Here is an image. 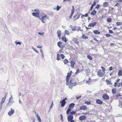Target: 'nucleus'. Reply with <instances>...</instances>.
<instances>
[{"label":"nucleus","instance_id":"obj_1","mask_svg":"<svg viewBox=\"0 0 122 122\" xmlns=\"http://www.w3.org/2000/svg\"><path fill=\"white\" fill-rule=\"evenodd\" d=\"M101 71V69H99L97 72V75L100 77L103 76L105 73V72H102Z\"/></svg>","mask_w":122,"mask_h":122},{"label":"nucleus","instance_id":"obj_2","mask_svg":"<svg viewBox=\"0 0 122 122\" xmlns=\"http://www.w3.org/2000/svg\"><path fill=\"white\" fill-rule=\"evenodd\" d=\"M48 18V17L46 15L44 16H43L42 19L40 18V19L42 21L43 23H44L45 22V20Z\"/></svg>","mask_w":122,"mask_h":122},{"label":"nucleus","instance_id":"obj_3","mask_svg":"<svg viewBox=\"0 0 122 122\" xmlns=\"http://www.w3.org/2000/svg\"><path fill=\"white\" fill-rule=\"evenodd\" d=\"M73 41L75 43L78 44L79 43V42L78 39L75 37H73L72 38Z\"/></svg>","mask_w":122,"mask_h":122},{"label":"nucleus","instance_id":"obj_4","mask_svg":"<svg viewBox=\"0 0 122 122\" xmlns=\"http://www.w3.org/2000/svg\"><path fill=\"white\" fill-rule=\"evenodd\" d=\"M73 115H69L67 117V120L69 122H70V121L73 120Z\"/></svg>","mask_w":122,"mask_h":122},{"label":"nucleus","instance_id":"obj_5","mask_svg":"<svg viewBox=\"0 0 122 122\" xmlns=\"http://www.w3.org/2000/svg\"><path fill=\"white\" fill-rule=\"evenodd\" d=\"M14 112V110L12 109V108L11 109V110L8 112V114L10 116L13 114Z\"/></svg>","mask_w":122,"mask_h":122},{"label":"nucleus","instance_id":"obj_6","mask_svg":"<svg viewBox=\"0 0 122 122\" xmlns=\"http://www.w3.org/2000/svg\"><path fill=\"white\" fill-rule=\"evenodd\" d=\"M97 24V23L96 22H94L93 23H90L88 25V27H93Z\"/></svg>","mask_w":122,"mask_h":122},{"label":"nucleus","instance_id":"obj_7","mask_svg":"<svg viewBox=\"0 0 122 122\" xmlns=\"http://www.w3.org/2000/svg\"><path fill=\"white\" fill-rule=\"evenodd\" d=\"M33 15L38 18L39 17V13L38 12L36 13L33 12L32 13Z\"/></svg>","mask_w":122,"mask_h":122},{"label":"nucleus","instance_id":"obj_8","mask_svg":"<svg viewBox=\"0 0 122 122\" xmlns=\"http://www.w3.org/2000/svg\"><path fill=\"white\" fill-rule=\"evenodd\" d=\"M102 97L103 99L106 100H108L109 98L108 96L106 94L103 95L102 96Z\"/></svg>","mask_w":122,"mask_h":122},{"label":"nucleus","instance_id":"obj_9","mask_svg":"<svg viewBox=\"0 0 122 122\" xmlns=\"http://www.w3.org/2000/svg\"><path fill=\"white\" fill-rule=\"evenodd\" d=\"M86 117L84 115H82L79 117V119L81 121L83 120L86 119Z\"/></svg>","mask_w":122,"mask_h":122},{"label":"nucleus","instance_id":"obj_10","mask_svg":"<svg viewBox=\"0 0 122 122\" xmlns=\"http://www.w3.org/2000/svg\"><path fill=\"white\" fill-rule=\"evenodd\" d=\"M60 103H61V105L62 107H63L64 106L65 104H66V101H63V100L61 101Z\"/></svg>","mask_w":122,"mask_h":122},{"label":"nucleus","instance_id":"obj_11","mask_svg":"<svg viewBox=\"0 0 122 122\" xmlns=\"http://www.w3.org/2000/svg\"><path fill=\"white\" fill-rule=\"evenodd\" d=\"M96 103L98 104L101 105L102 104V102L101 100L99 99H97L96 100Z\"/></svg>","mask_w":122,"mask_h":122},{"label":"nucleus","instance_id":"obj_12","mask_svg":"<svg viewBox=\"0 0 122 122\" xmlns=\"http://www.w3.org/2000/svg\"><path fill=\"white\" fill-rule=\"evenodd\" d=\"M81 15V14L80 13H78L77 15H75L74 16V18H76V19L75 20H76L78 19L80 17V16Z\"/></svg>","mask_w":122,"mask_h":122},{"label":"nucleus","instance_id":"obj_13","mask_svg":"<svg viewBox=\"0 0 122 122\" xmlns=\"http://www.w3.org/2000/svg\"><path fill=\"white\" fill-rule=\"evenodd\" d=\"M87 108L86 106H81L80 108L79 109L80 110H86Z\"/></svg>","mask_w":122,"mask_h":122},{"label":"nucleus","instance_id":"obj_14","mask_svg":"<svg viewBox=\"0 0 122 122\" xmlns=\"http://www.w3.org/2000/svg\"><path fill=\"white\" fill-rule=\"evenodd\" d=\"M96 2L94 1H93V4L92 5L91 7L90 11H91L93 9V6H94L96 5Z\"/></svg>","mask_w":122,"mask_h":122},{"label":"nucleus","instance_id":"obj_15","mask_svg":"<svg viewBox=\"0 0 122 122\" xmlns=\"http://www.w3.org/2000/svg\"><path fill=\"white\" fill-rule=\"evenodd\" d=\"M109 3L107 2H104L103 3V7H106L108 6L109 5Z\"/></svg>","mask_w":122,"mask_h":122},{"label":"nucleus","instance_id":"obj_16","mask_svg":"<svg viewBox=\"0 0 122 122\" xmlns=\"http://www.w3.org/2000/svg\"><path fill=\"white\" fill-rule=\"evenodd\" d=\"M57 33L58 37H60V36L61 34V31L60 30H57Z\"/></svg>","mask_w":122,"mask_h":122},{"label":"nucleus","instance_id":"obj_17","mask_svg":"<svg viewBox=\"0 0 122 122\" xmlns=\"http://www.w3.org/2000/svg\"><path fill=\"white\" fill-rule=\"evenodd\" d=\"M70 63H71V66L72 67H73L75 64V62L73 61H71Z\"/></svg>","mask_w":122,"mask_h":122},{"label":"nucleus","instance_id":"obj_18","mask_svg":"<svg viewBox=\"0 0 122 122\" xmlns=\"http://www.w3.org/2000/svg\"><path fill=\"white\" fill-rule=\"evenodd\" d=\"M62 39L63 41L65 42H66L67 41L66 39L65 36H63L62 37Z\"/></svg>","mask_w":122,"mask_h":122},{"label":"nucleus","instance_id":"obj_19","mask_svg":"<svg viewBox=\"0 0 122 122\" xmlns=\"http://www.w3.org/2000/svg\"><path fill=\"white\" fill-rule=\"evenodd\" d=\"M75 105V104L74 103H72L71 104L69 105V107L70 108H73Z\"/></svg>","mask_w":122,"mask_h":122},{"label":"nucleus","instance_id":"obj_20","mask_svg":"<svg viewBox=\"0 0 122 122\" xmlns=\"http://www.w3.org/2000/svg\"><path fill=\"white\" fill-rule=\"evenodd\" d=\"M93 32L94 34H99L100 33V32L97 30L93 31Z\"/></svg>","mask_w":122,"mask_h":122},{"label":"nucleus","instance_id":"obj_21","mask_svg":"<svg viewBox=\"0 0 122 122\" xmlns=\"http://www.w3.org/2000/svg\"><path fill=\"white\" fill-rule=\"evenodd\" d=\"M97 11L95 10L92 11L91 13V15H94L96 13Z\"/></svg>","mask_w":122,"mask_h":122},{"label":"nucleus","instance_id":"obj_22","mask_svg":"<svg viewBox=\"0 0 122 122\" xmlns=\"http://www.w3.org/2000/svg\"><path fill=\"white\" fill-rule=\"evenodd\" d=\"M118 75L119 76H122V70H119L118 73Z\"/></svg>","mask_w":122,"mask_h":122},{"label":"nucleus","instance_id":"obj_23","mask_svg":"<svg viewBox=\"0 0 122 122\" xmlns=\"http://www.w3.org/2000/svg\"><path fill=\"white\" fill-rule=\"evenodd\" d=\"M36 116L37 117V119H38V121L39 122H41V118L40 117L38 116V114L36 115Z\"/></svg>","mask_w":122,"mask_h":122},{"label":"nucleus","instance_id":"obj_24","mask_svg":"<svg viewBox=\"0 0 122 122\" xmlns=\"http://www.w3.org/2000/svg\"><path fill=\"white\" fill-rule=\"evenodd\" d=\"M112 92L113 94H115L116 93V89H112Z\"/></svg>","mask_w":122,"mask_h":122},{"label":"nucleus","instance_id":"obj_25","mask_svg":"<svg viewBox=\"0 0 122 122\" xmlns=\"http://www.w3.org/2000/svg\"><path fill=\"white\" fill-rule=\"evenodd\" d=\"M82 38L83 39H88V37L87 36H86L84 34H83L82 35Z\"/></svg>","mask_w":122,"mask_h":122},{"label":"nucleus","instance_id":"obj_26","mask_svg":"<svg viewBox=\"0 0 122 122\" xmlns=\"http://www.w3.org/2000/svg\"><path fill=\"white\" fill-rule=\"evenodd\" d=\"M116 24L117 26L122 25V23L120 22H116Z\"/></svg>","mask_w":122,"mask_h":122},{"label":"nucleus","instance_id":"obj_27","mask_svg":"<svg viewBox=\"0 0 122 122\" xmlns=\"http://www.w3.org/2000/svg\"><path fill=\"white\" fill-rule=\"evenodd\" d=\"M6 95L5 96V97L3 98L1 100V102L4 103V101H5L6 97Z\"/></svg>","mask_w":122,"mask_h":122},{"label":"nucleus","instance_id":"obj_28","mask_svg":"<svg viewBox=\"0 0 122 122\" xmlns=\"http://www.w3.org/2000/svg\"><path fill=\"white\" fill-rule=\"evenodd\" d=\"M106 81L107 83V84H112V83H111V81H109L107 79H106Z\"/></svg>","mask_w":122,"mask_h":122},{"label":"nucleus","instance_id":"obj_29","mask_svg":"<svg viewBox=\"0 0 122 122\" xmlns=\"http://www.w3.org/2000/svg\"><path fill=\"white\" fill-rule=\"evenodd\" d=\"M71 111V109L70 108H68L67 109V110L66 112V114H69L70 113Z\"/></svg>","mask_w":122,"mask_h":122},{"label":"nucleus","instance_id":"obj_30","mask_svg":"<svg viewBox=\"0 0 122 122\" xmlns=\"http://www.w3.org/2000/svg\"><path fill=\"white\" fill-rule=\"evenodd\" d=\"M69 62L66 59L63 60V62L65 64H66L67 63Z\"/></svg>","mask_w":122,"mask_h":122},{"label":"nucleus","instance_id":"obj_31","mask_svg":"<svg viewBox=\"0 0 122 122\" xmlns=\"http://www.w3.org/2000/svg\"><path fill=\"white\" fill-rule=\"evenodd\" d=\"M60 57V55L58 54H57V60L58 61H59L60 60H61V59Z\"/></svg>","mask_w":122,"mask_h":122},{"label":"nucleus","instance_id":"obj_32","mask_svg":"<svg viewBox=\"0 0 122 122\" xmlns=\"http://www.w3.org/2000/svg\"><path fill=\"white\" fill-rule=\"evenodd\" d=\"M62 43L60 41H59L58 42L57 45L59 47H61V45Z\"/></svg>","mask_w":122,"mask_h":122},{"label":"nucleus","instance_id":"obj_33","mask_svg":"<svg viewBox=\"0 0 122 122\" xmlns=\"http://www.w3.org/2000/svg\"><path fill=\"white\" fill-rule=\"evenodd\" d=\"M87 58L91 60H92V58L91 56L90 55H87Z\"/></svg>","mask_w":122,"mask_h":122},{"label":"nucleus","instance_id":"obj_34","mask_svg":"<svg viewBox=\"0 0 122 122\" xmlns=\"http://www.w3.org/2000/svg\"><path fill=\"white\" fill-rule=\"evenodd\" d=\"M32 49L36 53L39 54V52L36 50V49L35 48H33V47H32Z\"/></svg>","mask_w":122,"mask_h":122},{"label":"nucleus","instance_id":"obj_35","mask_svg":"<svg viewBox=\"0 0 122 122\" xmlns=\"http://www.w3.org/2000/svg\"><path fill=\"white\" fill-rule=\"evenodd\" d=\"M77 27L76 26H73L72 28V30L73 31H75L76 28Z\"/></svg>","mask_w":122,"mask_h":122},{"label":"nucleus","instance_id":"obj_36","mask_svg":"<svg viewBox=\"0 0 122 122\" xmlns=\"http://www.w3.org/2000/svg\"><path fill=\"white\" fill-rule=\"evenodd\" d=\"M61 8V7L59 6H58V5H57V7L56 8V9L58 11Z\"/></svg>","mask_w":122,"mask_h":122},{"label":"nucleus","instance_id":"obj_37","mask_svg":"<svg viewBox=\"0 0 122 122\" xmlns=\"http://www.w3.org/2000/svg\"><path fill=\"white\" fill-rule=\"evenodd\" d=\"M76 112L75 111H72L71 112L69 115H72L73 114H74L75 113H76Z\"/></svg>","mask_w":122,"mask_h":122},{"label":"nucleus","instance_id":"obj_38","mask_svg":"<svg viewBox=\"0 0 122 122\" xmlns=\"http://www.w3.org/2000/svg\"><path fill=\"white\" fill-rule=\"evenodd\" d=\"M65 33L67 34L68 35L69 34V31L67 30H65Z\"/></svg>","mask_w":122,"mask_h":122},{"label":"nucleus","instance_id":"obj_39","mask_svg":"<svg viewBox=\"0 0 122 122\" xmlns=\"http://www.w3.org/2000/svg\"><path fill=\"white\" fill-rule=\"evenodd\" d=\"M72 86L71 85V84H69V87L70 89H72Z\"/></svg>","mask_w":122,"mask_h":122},{"label":"nucleus","instance_id":"obj_40","mask_svg":"<svg viewBox=\"0 0 122 122\" xmlns=\"http://www.w3.org/2000/svg\"><path fill=\"white\" fill-rule=\"evenodd\" d=\"M112 21V20L110 18H108L107 20V22H110Z\"/></svg>","mask_w":122,"mask_h":122},{"label":"nucleus","instance_id":"obj_41","mask_svg":"<svg viewBox=\"0 0 122 122\" xmlns=\"http://www.w3.org/2000/svg\"><path fill=\"white\" fill-rule=\"evenodd\" d=\"M86 71L88 73H90V70L89 68L86 69Z\"/></svg>","mask_w":122,"mask_h":122},{"label":"nucleus","instance_id":"obj_42","mask_svg":"<svg viewBox=\"0 0 122 122\" xmlns=\"http://www.w3.org/2000/svg\"><path fill=\"white\" fill-rule=\"evenodd\" d=\"M60 116L61 117V120L63 122V116L62 115V114H61L60 115Z\"/></svg>","mask_w":122,"mask_h":122},{"label":"nucleus","instance_id":"obj_43","mask_svg":"<svg viewBox=\"0 0 122 122\" xmlns=\"http://www.w3.org/2000/svg\"><path fill=\"white\" fill-rule=\"evenodd\" d=\"M9 102H10L11 103H12V104L14 102L12 99H10L9 101Z\"/></svg>","mask_w":122,"mask_h":122},{"label":"nucleus","instance_id":"obj_44","mask_svg":"<svg viewBox=\"0 0 122 122\" xmlns=\"http://www.w3.org/2000/svg\"><path fill=\"white\" fill-rule=\"evenodd\" d=\"M62 59H63L65 57V56L63 54H61L60 55Z\"/></svg>","mask_w":122,"mask_h":122},{"label":"nucleus","instance_id":"obj_45","mask_svg":"<svg viewBox=\"0 0 122 122\" xmlns=\"http://www.w3.org/2000/svg\"><path fill=\"white\" fill-rule=\"evenodd\" d=\"M73 86H76V82H73L71 84Z\"/></svg>","mask_w":122,"mask_h":122},{"label":"nucleus","instance_id":"obj_46","mask_svg":"<svg viewBox=\"0 0 122 122\" xmlns=\"http://www.w3.org/2000/svg\"><path fill=\"white\" fill-rule=\"evenodd\" d=\"M101 68H102V70L103 71V72H105V68L103 66H101Z\"/></svg>","mask_w":122,"mask_h":122},{"label":"nucleus","instance_id":"obj_47","mask_svg":"<svg viewBox=\"0 0 122 122\" xmlns=\"http://www.w3.org/2000/svg\"><path fill=\"white\" fill-rule=\"evenodd\" d=\"M80 30L81 31H82L83 30H82L81 29V27L80 26H78V29L77 30V31H78Z\"/></svg>","mask_w":122,"mask_h":122},{"label":"nucleus","instance_id":"obj_48","mask_svg":"<svg viewBox=\"0 0 122 122\" xmlns=\"http://www.w3.org/2000/svg\"><path fill=\"white\" fill-rule=\"evenodd\" d=\"M38 34L39 35L42 36H44V34L43 33H41L39 32L38 33Z\"/></svg>","mask_w":122,"mask_h":122},{"label":"nucleus","instance_id":"obj_49","mask_svg":"<svg viewBox=\"0 0 122 122\" xmlns=\"http://www.w3.org/2000/svg\"><path fill=\"white\" fill-rule=\"evenodd\" d=\"M70 78V77H66V82H69V80Z\"/></svg>","mask_w":122,"mask_h":122},{"label":"nucleus","instance_id":"obj_50","mask_svg":"<svg viewBox=\"0 0 122 122\" xmlns=\"http://www.w3.org/2000/svg\"><path fill=\"white\" fill-rule=\"evenodd\" d=\"M12 104V103H11L10 102H9L7 104V106H10Z\"/></svg>","mask_w":122,"mask_h":122},{"label":"nucleus","instance_id":"obj_51","mask_svg":"<svg viewBox=\"0 0 122 122\" xmlns=\"http://www.w3.org/2000/svg\"><path fill=\"white\" fill-rule=\"evenodd\" d=\"M67 75L66 76V77H70V76L71 75V73H70L69 74L68 73H67Z\"/></svg>","mask_w":122,"mask_h":122},{"label":"nucleus","instance_id":"obj_52","mask_svg":"<svg viewBox=\"0 0 122 122\" xmlns=\"http://www.w3.org/2000/svg\"><path fill=\"white\" fill-rule=\"evenodd\" d=\"M81 97V96H79L78 97H77V96H76V99H79Z\"/></svg>","mask_w":122,"mask_h":122},{"label":"nucleus","instance_id":"obj_53","mask_svg":"<svg viewBox=\"0 0 122 122\" xmlns=\"http://www.w3.org/2000/svg\"><path fill=\"white\" fill-rule=\"evenodd\" d=\"M106 36L107 37H109L111 36V35L109 34H106Z\"/></svg>","mask_w":122,"mask_h":122},{"label":"nucleus","instance_id":"obj_54","mask_svg":"<svg viewBox=\"0 0 122 122\" xmlns=\"http://www.w3.org/2000/svg\"><path fill=\"white\" fill-rule=\"evenodd\" d=\"M99 4H98L97 5V6L96 7V8L97 9H98L99 8Z\"/></svg>","mask_w":122,"mask_h":122},{"label":"nucleus","instance_id":"obj_55","mask_svg":"<svg viewBox=\"0 0 122 122\" xmlns=\"http://www.w3.org/2000/svg\"><path fill=\"white\" fill-rule=\"evenodd\" d=\"M15 43L17 44H19L20 45L21 44V43L20 42H17L16 41H15Z\"/></svg>","mask_w":122,"mask_h":122},{"label":"nucleus","instance_id":"obj_56","mask_svg":"<svg viewBox=\"0 0 122 122\" xmlns=\"http://www.w3.org/2000/svg\"><path fill=\"white\" fill-rule=\"evenodd\" d=\"M71 13L73 14L74 13V11H75L74 9V8H73L71 10Z\"/></svg>","mask_w":122,"mask_h":122},{"label":"nucleus","instance_id":"obj_57","mask_svg":"<svg viewBox=\"0 0 122 122\" xmlns=\"http://www.w3.org/2000/svg\"><path fill=\"white\" fill-rule=\"evenodd\" d=\"M109 32L110 33L112 34L113 33L112 31L111 30H109Z\"/></svg>","mask_w":122,"mask_h":122},{"label":"nucleus","instance_id":"obj_58","mask_svg":"<svg viewBox=\"0 0 122 122\" xmlns=\"http://www.w3.org/2000/svg\"><path fill=\"white\" fill-rule=\"evenodd\" d=\"M117 84L118 83L117 82H115L114 84V86H116L117 85Z\"/></svg>","mask_w":122,"mask_h":122},{"label":"nucleus","instance_id":"obj_59","mask_svg":"<svg viewBox=\"0 0 122 122\" xmlns=\"http://www.w3.org/2000/svg\"><path fill=\"white\" fill-rule=\"evenodd\" d=\"M53 105V102H52V104L50 106V109H51Z\"/></svg>","mask_w":122,"mask_h":122},{"label":"nucleus","instance_id":"obj_60","mask_svg":"<svg viewBox=\"0 0 122 122\" xmlns=\"http://www.w3.org/2000/svg\"><path fill=\"white\" fill-rule=\"evenodd\" d=\"M120 96H121V95L120 94H119L118 95H116L115 96L117 97V98L118 97Z\"/></svg>","mask_w":122,"mask_h":122},{"label":"nucleus","instance_id":"obj_61","mask_svg":"<svg viewBox=\"0 0 122 122\" xmlns=\"http://www.w3.org/2000/svg\"><path fill=\"white\" fill-rule=\"evenodd\" d=\"M73 13H71V15H70L69 16V18H70V19H71V18L72 16L73 15Z\"/></svg>","mask_w":122,"mask_h":122},{"label":"nucleus","instance_id":"obj_62","mask_svg":"<svg viewBox=\"0 0 122 122\" xmlns=\"http://www.w3.org/2000/svg\"><path fill=\"white\" fill-rule=\"evenodd\" d=\"M112 67H110L109 68V70L110 71H112Z\"/></svg>","mask_w":122,"mask_h":122},{"label":"nucleus","instance_id":"obj_63","mask_svg":"<svg viewBox=\"0 0 122 122\" xmlns=\"http://www.w3.org/2000/svg\"><path fill=\"white\" fill-rule=\"evenodd\" d=\"M86 103L88 105L90 104V102H86L85 103Z\"/></svg>","mask_w":122,"mask_h":122},{"label":"nucleus","instance_id":"obj_64","mask_svg":"<svg viewBox=\"0 0 122 122\" xmlns=\"http://www.w3.org/2000/svg\"><path fill=\"white\" fill-rule=\"evenodd\" d=\"M84 16L86 17H88L89 16L87 14V13Z\"/></svg>","mask_w":122,"mask_h":122}]
</instances>
